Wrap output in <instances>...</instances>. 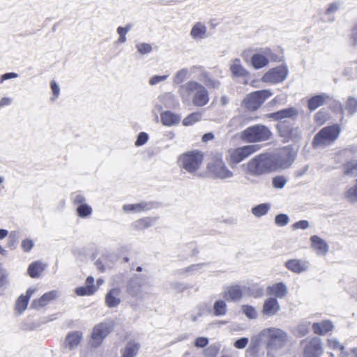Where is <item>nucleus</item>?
<instances>
[{
  "mask_svg": "<svg viewBox=\"0 0 357 357\" xmlns=\"http://www.w3.org/2000/svg\"><path fill=\"white\" fill-rule=\"evenodd\" d=\"M160 119L162 123L165 126H174L177 125L181 121V116L169 111H165L161 113Z\"/></svg>",
  "mask_w": 357,
  "mask_h": 357,
  "instance_id": "31",
  "label": "nucleus"
},
{
  "mask_svg": "<svg viewBox=\"0 0 357 357\" xmlns=\"http://www.w3.org/2000/svg\"><path fill=\"white\" fill-rule=\"evenodd\" d=\"M207 170L213 178L226 180L234 176V173L229 169L224 160L220 158H213L207 165Z\"/></svg>",
  "mask_w": 357,
  "mask_h": 357,
  "instance_id": "4",
  "label": "nucleus"
},
{
  "mask_svg": "<svg viewBox=\"0 0 357 357\" xmlns=\"http://www.w3.org/2000/svg\"><path fill=\"white\" fill-rule=\"evenodd\" d=\"M190 36L195 41H201L208 38L207 27L202 22H196L190 31Z\"/></svg>",
  "mask_w": 357,
  "mask_h": 357,
  "instance_id": "20",
  "label": "nucleus"
},
{
  "mask_svg": "<svg viewBox=\"0 0 357 357\" xmlns=\"http://www.w3.org/2000/svg\"><path fill=\"white\" fill-rule=\"evenodd\" d=\"M148 139H149L148 135L146 132H142L137 136V139L135 142V145L137 146H142L145 143H146Z\"/></svg>",
  "mask_w": 357,
  "mask_h": 357,
  "instance_id": "60",
  "label": "nucleus"
},
{
  "mask_svg": "<svg viewBox=\"0 0 357 357\" xmlns=\"http://www.w3.org/2000/svg\"><path fill=\"white\" fill-rule=\"evenodd\" d=\"M249 342V339L248 337H241L234 343V347L238 349H243L246 347Z\"/></svg>",
  "mask_w": 357,
  "mask_h": 357,
  "instance_id": "58",
  "label": "nucleus"
},
{
  "mask_svg": "<svg viewBox=\"0 0 357 357\" xmlns=\"http://www.w3.org/2000/svg\"><path fill=\"white\" fill-rule=\"evenodd\" d=\"M271 95L269 90L257 91L247 95L243 102L248 109L255 111Z\"/></svg>",
  "mask_w": 357,
  "mask_h": 357,
  "instance_id": "9",
  "label": "nucleus"
},
{
  "mask_svg": "<svg viewBox=\"0 0 357 357\" xmlns=\"http://www.w3.org/2000/svg\"><path fill=\"white\" fill-rule=\"evenodd\" d=\"M82 337V333L78 331H75L68 334L66 338V347H68L70 349L76 348L79 345Z\"/></svg>",
  "mask_w": 357,
  "mask_h": 357,
  "instance_id": "34",
  "label": "nucleus"
},
{
  "mask_svg": "<svg viewBox=\"0 0 357 357\" xmlns=\"http://www.w3.org/2000/svg\"><path fill=\"white\" fill-rule=\"evenodd\" d=\"M260 338L264 339L269 351H278L284 348L289 342V335L286 331L277 327L263 329L259 334Z\"/></svg>",
  "mask_w": 357,
  "mask_h": 357,
  "instance_id": "2",
  "label": "nucleus"
},
{
  "mask_svg": "<svg viewBox=\"0 0 357 357\" xmlns=\"http://www.w3.org/2000/svg\"><path fill=\"white\" fill-rule=\"evenodd\" d=\"M135 47L142 55L149 54L153 50L152 45L146 43H138L136 44Z\"/></svg>",
  "mask_w": 357,
  "mask_h": 357,
  "instance_id": "49",
  "label": "nucleus"
},
{
  "mask_svg": "<svg viewBox=\"0 0 357 357\" xmlns=\"http://www.w3.org/2000/svg\"><path fill=\"white\" fill-rule=\"evenodd\" d=\"M158 100L160 105H157L155 106V109H158V110H161L162 109V106L167 108H172L176 105L175 96L172 93H165L160 95L158 98Z\"/></svg>",
  "mask_w": 357,
  "mask_h": 357,
  "instance_id": "28",
  "label": "nucleus"
},
{
  "mask_svg": "<svg viewBox=\"0 0 357 357\" xmlns=\"http://www.w3.org/2000/svg\"><path fill=\"white\" fill-rule=\"evenodd\" d=\"M51 89L53 93V97L51 98V100L54 101L59 96L60 88L54 81H52L51 82Z\"/></svg>",
  "mask_w": 357,
  "mask_h": 357,
  "instance_id": "62",
  "label": "nucleus"
},
{
  "mask_svg": "<svg viewBox=\"0 0 357 357\" xmlns=\"http://www.w3.org/2000/svg\"><path fill=\"white\" fill-rule=\"evenodd\" d=\"M146 284V280L142 278H132L128 284L127 291L132 297L142 298L144 295L143 287Z\"/></svg>",
  "mask_w": 357,
  "mask_h": 357,
  "instance_id": "15",
  "label": "nucleus"
},
{
  "mask_svg": "<svg viewBox=\"0 0 357 357\" xmlns=\"http://www.w3.org/2000/svg\"><path fill=\"white\" fill-rule=\"evenodd\" d=\"M270 154H259L250 159L245 165V172L253 176H259L273 172V165Z\"/></svg>",
  "mask_w": 357,
  "mask_h": 357,
  "instance_id": "3",
  "label": "nucleus"
},
{
  "mask_svg": "<svg viewBox=\"0 0 357 357\" xmlns=\"http://www.w3.org/2000/svg\"><path fill=\"white\" fill-rule=\"evenodd\" d=\"M267 293L275 298H284L288 294V288L283 282L275 283L267 287Z\"/></svg>",
  "mask_w": 357,
  "mask_h": 357,
  "instance_id": "25",
  "label": "nucleus"
},
{
  "mask_svg": "<svg viewBox=\"0 0 357 357\" xmlns=\"http://www.w3.org/2000/svg\"><path fill=\"white\" fill-rule=\"evenodd\" d=\"M257 144L246 145L229 151V160L234 164H238L252 153L259 150Z\"/></svg>",
  "mask_w": 357,
  "mask_h": 357,
  "instance_id": "10",
  "label": "nucleus"
},
{
  "mask_svg": "<svg viewBox=\"0 0 357 357\" xmlns=\"http://www.w3.org/2000/svg\"><path fill=\"white\" fill-rule=\"evenodd\" d=\"M58 296L56 290H52L44 294L40 298L34 299L31 307L36 310H40L48 305L52 301L54 300Z\"/></svg>",
  "mask_w": 357,
  "mask_h": 357,
  "instance_id": "19",
  "label": "nucleus"
},
{
  "mask_svg": "<svg viewBox=\"0 0 357 357\" xmlns=\"http://www.w3.org/2000/svg\"><path fill=\"white\" fill-rule=\"evenodd\" d=\"M301 344L304 349V357H321L323 354L321 342L319 337L303 340Z\"/></svg>",
  "mask_w": 357,
  "mask_h": 357,
  "instance_id": "13",
  "label": "nucleus"
},
{
  "mask_svg": "<svg viewBox=\"0 0 357 357\" xmlns=\"http://www.w3.org/2000/svg\"><path fill=\"white\" fill-rule=\"evenodd\" d=\"M178 94L184 105H193L203 107L209 102V93L207 89L195 80H190L181 85Z\"/></svg>",
  "mask_w": 357,
  "mask_h": 357,
  "instance_id": "1",
  "label": "nucleus"
},
{
  "mask_svg": "<svg viewBox=\"0 0 357 357\" xmlns=\"http://www.w3.org/2000/svg\"><path fill=\"white\" fill-rule=\"evenodd\" d=\"M271 208V204L264 203L259 204L252 208V213L256 217H261L266 215Z\"/></svg>",
  "mask_w": 357,
  "mask_h": 357,
  "instance_id": "39",
  "label": "nucleus"
},
{
  "mask_svg": "<svg viewBox=\"0 0 357 357\" xmlns=\"http://www.w3.org/2000/svg\"><path fill=\"white\" fill-rule=\"evenodd\" d=\"M204 266V264H192L181 270V273L186 274L188 275H192L197 272H199Z\"/></svg>",
  "mask_w": 357,
  "mask_h": 357,
  "instance_id": "50",
  "label": "nucleus"
},
{
  "mask_svg": "<svg viewBox=\"0 0 357 357\" xmlns=\"http://www.w3.org/2000/svg\"><path fill=\"white\" fill-rule=\"evenodd\" d=\"M271 132L262 125H257L246 128L241 133V139L247 142H264L270 139Z\"/></svg>",
  "mask_w": 357,
  "mask_h": 357,
  "instance_id": "5",
  "label": "nucleus"
},
{
  "mask_svg": "<svg viewBox=\"0 0 357 357\" xmlns=\"http://www.w3.org/2000/svg\"><path fill=\"white\" fill-rule=\"evenodd\" d=\"M172 288L178 292H183L188 289V286L184 283L175 282L172 284Z\"/></svg>",
  "mask_w": 357,
  "mask_h": 357,
  "instance_id": "64",
  "label": "nucleus"
},
{
  "mask_svg": "<svg viewBox=\"0 0 357 357\" xmlns=\"http://www.w3.org/2000/svg\"><path fill=\"white\" fill-rule=\"evenodd\" d=\"M289 75V70L286 66H278L267 71L262 77L264 82L277 84L284 81Z\"/></svg>",
  "mask_w": 357,
  "mask_h": 357,
  "instance_id": "12",
  "label": "nucleus"
},
{
  "mask_svg": "<svg viewBox=\"0 0 357 357\" xmlns=\"http://www.w3.org/2000/svg\"><path fill=\"white\" fill-rule=\"evenodd\" d=\"M29 301L28 297L24 296L23 294L21 295L16 301L15 310L17 312L20 314L23 312L26 309Z\"/></svg>",
  "mask_w": 357,
  "mask_h": 357,
  "instance_id": "42",
  "label": "nucleus"
},
{
  "mask_svg": "<svg viewBox=\"0 0 357 357\" xmlns=\"http://www.w3.org/2000/svg\"><path fill=\"white\" fill-rule=\"evenodd\" d=\"M46 267L47 264L40 261L32 262L28 268L29 275L33 278H39Z\"/></svg>",
  "mask_w": 357,
  "mask_h": 357,
  "instance_id": "32",
  "label": "nucleus"
},
{
  "mask_svg": "<svg viewBox=\"0 0 357 357\" xmlns=\"http://www.w3.org/2000/svg\"><path fill=\"white\" fill-rule=\"evenodd\" d=\"M273 165V171L278 169H287L293 163L295 153L289 148L285 147L275 154H270Z\"/></svg>",
  "mask_w": 357,
  "mask_h": 357,
  "instance_id": "8",
  "label": "nucleus"
},
{
  "mask_svg": "<svg viewBox=\"0 0 357 357\" xmlns=\"http://www.w3.org/2000/svg\"><path fill=\"white\" fill-rule=\"evenodd\" d=\"M310 224L307 220H300L294 223L292 226L294 229H306L309 227Z\"/></svg>",
  "mask_w": 357,
  "mask_h": 357,
  "instance_id": "63",
  "label": "nucleus"
},
{
  "mask_svg": "<svg viewBox=\"0 0 357 357\" xmlns=\"http://www.w3.org/2000/svg\"><path fill=\"white\" fill-rule=\"evenodd\" d=\"M284 266L287 269L297 274L307 271L309 268L307 261L298 259H289L285 262Z\"/></svg>",
  "mask_w": 357,
  "mask_h": 357,
  "instance_id": "21",
  "label": "nucleus"
},
{
  "mask_svg": "<svg viewBox=\"0 0 357 357\" xmlns=\"http://www.w3.org/2000/svg\"><path fill=\"white\" fill-rule=\"evenodd\" d=\"M219 348L217 345H211L204 351V355L206 357H215Z\"/></svg>",
  "mask_w": 357,
  "mask_h": 357,
  "instance_id": "57",
  "label": "nucleus"
},
{
  "mask_svg": "<svg viewBox=\"0 0 357 357\" xmlns=\"http://www.w3.org/2000/svg\"><path fill=\"white\" fill-rule=\"evenodd\" d=\"M328 346L331 349H339L342 351L344 349V347L340 344V342L336 338H331L328 340Z\"/></svg>",
  "mask_w": 357,
  "mask_h": 357,
  "instance_id": "61",
  "label": "nucleus"
},
{
  "mask_svg": "<svg viewBox=\"0 0 357 357\" xmlns=\"http://www.w3.org/2000/svg\"><path fill=\"white\" fill-rule=\"evenodd\" d=\"M206 305L204 304H200L197 305L190 315V319L192 322H196L205 313Z\"/></svg>",
  "mask_w": 357,
  "mask_h": 357,
  "instance_id": "43",
  "label": "nucleus"
},
{
  "mask_svg": "<svg viewBox=\"0 0 357 357\" xmlns=\"http://www.w3.org/2000/svg\"><path fill=\"white\" fill-rule=\"evenodd\" d=\"M222 296L227 301H236L242 297V290L238 285L226 287L222 293Z\"/></svg>",
  "mask_w": 357,
  "mask_h": 357,
  "instance_id": "24",
  "label": "nucleus"
},
{
  "mask_svg": "<svg viewBox=\"0 0 357 357\" xmlns=\"http://www.w3.org/2000/svg\"><path fill=\"white\" fill-rule=\"evenodd\" d=\"M202 114L199 112H193L187 116H185L183 120V124L185 126H190L193 125L194 123L199 121L202 119Z\"/></svg>",
  "mask_w": 357,
  "mask_h": 357,
  "instance_id": "40",
  "label": "nucleus"
},
{
  "mask_svg": "<svg viewBox=\"0 0 357 357\" xmlns=\"http://www.w3.org/2000/svg\"><path fill=\"white\" fill-rule=\"evenodd\" d=\"M345 109L349 115H353L357 112V98L349 97L345 104Z\"/></svg>",
  "mask_w": 357,
  "mask_h": 357,
  "instance_id": "45",
  "label": "nucleus"
},
{
  "mask_svg": "<svg viewBox=\"0 0 357 357\" xmlns=\"http://www.w3.org/2000/svg\"><path fill=\"white\" fill-rule=\"evenodd\" d=\"M310 323L308 321H302L297 326V331L301 336L305 335L310 331Z\"/></svg>",
  "mask_w": 357,
  "mask_h": 357,
  "instance_id": "55",
  "label": "nucleus"
},
{
  "mask_svg": "<svg viewBox=\"0 0 357 357\" xmlns=\"http://www.w3.org/2000/svg\"><path fill=\"white\" fill-rule=\"evenodd\" d=\"M344 174L347 176L355 177L357 176V162L353 161L347 163L344 167Z\"/></svg>",
  "mask_w": 357,
  "mask_h": 357,
  "instance_id": "44",
  "label": "nucleus"
},
{
  "mask_svg": "<svg viewBox=\"0 0 357 357\" xmlns=\"http://www.w3.org/2000/svg\"><path fill=\"white\" fill-rule=\"evenodd\" d=\"M298 112L294 107H289L278 112L271 113L268 116L275 121H280L284 119H295L297 117Z\"/></svg>",
  "mask_w": 357,
  "mask_h": 357,
  "instance_id": "27",
  "label": "nucleus"
},
{
  "mask_svg": "<svg viewBox=\"0 0 357 357\" xmlns=\"http://www.w3.org/2000/svg\"><path fill=\"white\" fill-rule=\"evenodd\" d=\"M204 155L200 151H190L180 157L182 167L189 173H195L201 167Z\"/></svg>",
  "mask_w": 357,
  "mask_h": 357,
  "instance_id": "7",
  "label": "nucleus"
},
{
  "mask_svg": "<svg viewBox=\"0 0 357 357\" xmlns=\"http://www.w3.org/2000/svg\"><path fill=\"white\" fill-rule=\"evenodd\" d=\"M208 339L205 337H199L195 339L194 345L198 348H204L208 344Z\"/></svg>",
  "mask_w": 357,
  "mask_h": 357,
  "instance_id": "59",
  "label": "nucleus"
},
{
  "mask_svg": "<svg viewBox=\"0 0 357 357\" xmlns=\"http://www.w3.org/2000/svg\"><path fill=\"white\" fill-rule=\"evenodd\" d=\"M94 278L88 276L85 280L84 286L77 287L75 292L77 296H91L97 291V287L95 286Z\"/></svg>",
  "mask_w": 357,
  "mask_h": 357,
  "instance_id": "22",
  "label": "nucleus"
},
{
  "mask_svg": "<svg viewBox=\"0 0 357 357\" xmlns=\"http://www.w3.org/2000/svg\"><path fill=\"white\" fill-rule=\"evenodd\" d=\"M344 196L349 202H357V180L353 187H351L346 190Z\"/></svg>",
  "mask_w": 357,
  "mask_h": 357,
  "instance_id": "47",
  "label": "nucleus"
},
{
  "mask_svg": "<svg viewBox=\"0 0 357 357\" xmlns=\"http://www.w3.org/2000/svg\"><path fill=\"white\" fill-rule=\"evenodd\" d=\"M168 77L169 75H153L149 78V84L151 86H155L160 83L165 82Z\"/></svg>",
  "mask_w": 357,
  "mask_h": 357,
  "instance_id": "53",
  "label": "nucleus"
},
{
  "mask_svg": "<svg viewBox=\"0 0 357 357\" xmlns=\"http://www.w3.org/2000/svg\"><path fill=\"white\" fill-rule=\"evenodd\" d=\"M112 330V324L111 323L104 322L96 325L91 333L90 344L93 347H99Z\"/></svg>",
  "mask_w": 357,
  "mask_h": 357,
  "instance_id": "11",
  "label": "nucleus"
},
{
  "mask_svg": "<svg viewBox=\"0 0 357 357\" xmlns=\"http://www.w3.org/2000/svg\"><path fill=\"white\" fill-rule=\"evenodd\" d=\"M153 224V219L146 218L140 219L132 224V227L137 230L146 229Z\"/></svg>",
  "mask_w": 357,
  "mask_h": 357,
  "instance_id": "41",
  "label": "nucleus"
},
{
  "mask_svg": "<svg viewBox=\"0 0 357 357\" xmlns=\"http://www.w3.org/2000/svg\"><path fill=\"white\" fill-rule=\"evenodd\" d=\"M328 117L327 112L319 111L315 114L314 119L318 126H321L328 119Z\"/></svg>",
  "mask_w": 357,
  "mask_h": 357,
  "instance_id": "51",
  "label": "nucleus"
},
{
  "mask_svg": "<svg viewBox=\"0 0 357 357\" xmlns=\"http://www.w3.org/2000/svg\"><path fill=\"white\" fill-rule=\"evenodd\" d=\"M280 135L284 141L297 140L301 136V130L299 128H291L284 122L280 123L277 126Z\"/></svg>",
  "mask_w": 357,
  "mask_h": 357,
  "instance_id": "14",
  "label": "nucleus"
},
{
  "mask_svg": "<svg viewBox=\"0 0 357 357\" xmlns=\"http://www.w3.org/2000/svg\"><path fill=\"white\" fill-rule=\"evenodd\" d=\"M242 312L250 319H255L258 316L257 310L251 305H243L242 306Z\"/></svg>",
  "mask_w": 357,
  "mask_h": 357,
  "instance_id": "48",
  "label": "nucleus"
},
{
  "mask_svg": "<svg viewBox=\"0 0 357 357\" xmlns=\"http://www.w3.org/2000/svg\"><path fill=\"white\" fill-rule=\"evenodd\" d=\"M330 99V96L326 93H321L310 98L308 100V109L310 111H314L318 107L322 106L324 103Z\"/></svg>",
  "mask_w": 357,
  "mask_h": 357,
  "instance_id": "29",
  "label": "nucleus"
},
{
  "mask_svg": "<svg viewBox=\"0 0 357 357\" xmlns=\"http://www.w3.org/2000/svg\"><path fill=\"white\" fill-rule=\"evenodd\" d=\"M275 223L280 227H284L289 222V216L286 214H279L275 217Z\"/></svg>",
  "mask_w": 357,
  "mask_h": 357,
  "instance_id": "54",
  "label": "nucleus"
},
{
  "mask_svg": "<svg viewBox=\"0 0 357 357\" xmlns=\"http://www.w3.org/2000/svg\"><path fill=\"white\" fill-rule=\"evenodd\" d=\"M311 248L318 256H326L329 251L327 242L317 235H313L310 238Z\"/></svg>",
  "mask_w": 357,
  "mask_h": 357,
  "instance_id": "17",
  "label": "nucleus"
},
{
  "mask_svg": "<svg viewBox=\"0 0 357 357\" xmlns=\"http://www.w3.org/2000/svg\"><path fill=\"white\" fill-rule=\"evenodd\" d=\"M280 310V306L275 298H266L263 304L261 313L266 317H273Z\"/></svg>",
  "mask_w": 357,
  "mask_h": 357,
  "instance_id": "18",
  "label": "nucleus"
},
{
  "mask_svg": "<svg viewBox=\"0 0 357 357\" xmlns=\"http://www.w3.org/2000/svg\"><path fill=\"white\" fill-rule=\"evenodd\" d=\"M121 301V289L119 288H113L105 295V303L108 307H117Z\"/></svg>",
  "mask_w": 357,
  "mask_h": 357,
  "instance_id": "26",
  "label": "nucleus"
},
{
  "mask_svg": "<svg viewBox=\"0 0 357 357\" xmlns=\"http://www.w3.org/2000/svg\"><path fill=\"white\" fill-rule=\"evenodd\" d=\"M340 6H341V3L337 1L331 3L328 5V6L326 9L325 13L326 15H331V14L335 13L339 10Z\"/></svg>",
  "mask_w": 357,
  "mask_h": 357,
  "instance_id": "56",
  "label": "nucleus"
},
{
  "mask_svg": "<svg viewBox=\"0 0 357 357\" xmlns=\"http://www.w3.org/2000/svg\"><path fill=\"white\" fill-rule=\"evenodd\" d=\"M287 183V179L282 176H275L273 178V187L278 189H282Z\"/></svg>",
  "mask_w": 357,
  "mask_h": 357,
  "instance_id": "52",
  "label": "nucleus"
},
{
  "mask_svg": "<svg viewBox=\"0 0 357 357\" xmlns=\"http://www.w3.org/2000/svg\"><path fill=\"white\" fill-rule=\"evenodd\" d=\"M340 132L337 125L325 127L314 137L313 144L316 146H326L337 139Z\"/></svg>",
  "mask_w": 357,
  "mask_h": 357,
  "instance_id": "6",
  "label": "nucleus"
},
{
  "mask_svg": "<svg viewBox=\"0 0 357 357\" xmlns=\"http://www.w3.org/2000/svg\"><path fill=\"white\" fill-rule=\"evenodd\" d=\"M199 79L203 82L205 85V87H208V89H219L220 86V82L214 78H212L209 76V75L203 72L199 77Z\"/></svg>",
  "mask_w": 357,
  "mask_h": 357,
  "instance_id": "35",
  "label": "nucleus"
},
{
  "mask_svg": "<svg viewBox=\"0 0 357 357\" xmlns=\"http://www.w3.org/2000/svg\"><path fill=\"white\" fill-rule=\"evenodd\" d=\"M227 305L225 301L219 299L214 303L213 306V312L215 316H224L227 314Z\"/></svg>",
  "mask_w": 357,
  "mask_h": 357,
  "instance_id": "38",
  "label": "nucleus"
},
{
  "mask_svg": "<svg viewBox=\"0 0 357 357\" xmlns=\"http://www.w3.org/2000/svg\"><path fill=\"white\" fill-rule=\"evenodd\" d=\"M231 73L236 77H245L248 75V72L241 64V61L238 59H235L230 66Z\"/></svg>",
  "mask_w": 357,
  "mask_h": 357,
  "instance_id": "36",
  "label": "nucleus"
},
{
  "mask_svg": "<svg viewBox=\"0 0 357 357\" xmlns=\"http://www.w3.org/2000/svg\"><path fill=\"white\" fill-rule=\"evenodd\" d=\"M151 205L146 202H141L138 204H125L123 209L126 212H141L151 208Z\"/></svg>",
  "mask_w": 357,
  "mask_h": 357,
  "instance_id": "37",
  "label": "nucleus"
},
{
  "mask_svg": "<svg viewBox=\"0 0 357 357\" xmlns=\"http://www.w3.org/2000/svg\"><path fill=\"white\" fill-rule=\"evenodd\" d=\"M271 54L269 49H266L261 52H257L252 54L250 59V64L255 70H259L268 64V57Z\"/></svg>",
  "mask_w": 357,
  "mask_h": 357,
  "instance_id": "16",
  "label": "nucleus"
},
{
  "mask_svg": "<svg viewBox=\"0 0 357 357\" xmlns=\"http://www.w3.org/2000/svg\"><path fill=\"white\" fill-rule=\"evenodd\" d=\"M140 345L135 341H129L121 350V357H135L139 351Z\"/></svg>",
  "mask_w": 357,
  "mask_h": 357,
  "instance_id": "30",
  "label": "nucleus"
},
{
  "mask_svg": "<svg viewBox=\"0 0 357 357\" xmlns=\"http://www.w3.org/2000/svg\"><path fill=\"white\" fill-rule=\"evenodd\" d=\"M199 69V67L192 66L190 68H184L178 70L173 77V83L174 84L183 83L185 80L189 78L192 74L197 73Z\"/></svg>",
  "mask_w": 357,
  "mask_h": 357,
  "instance_id": "23",
  "label": "nucleus"
},
{
  "mask_svg": "<svg viewBox=\"0 0 357 357\" xmlns=\"http://www.w3.org/2000/svg\"><path fill=\"white\" fill-rule=\"evenodd\" d=\"M92 211V208L86 204L79 205L77 207V213L78 215L82 218L89 217L91 215Z\"/></svg>",
  "mask_w": 357,
  "mask_h": 357,
  "instance_id": "46",
  "label": "nucleus"
},
{
  "mask_svg": "<svg viewBox=\"0 0 357 357\" xmlns=\"http://www.w3.org/2000/svg\"><path fill=\"white\" fill-rule=\"evenodd\" d=\"M312 328L316 334L324 335L333 330V324L330 320H324L320 323H314Z\"/></svg>",
  "mask_w": 357,
  "mask_h": 357,
  "instance_id": "33",
  "label": "nucleus"
}]
</instances>
